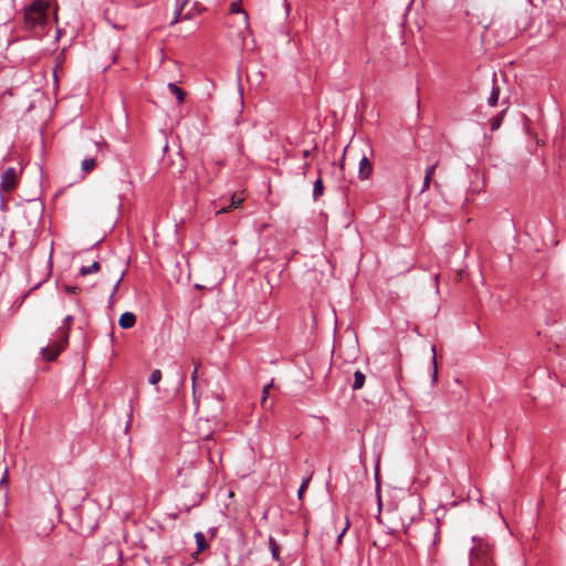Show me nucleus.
<instances>
[{
    "instance_id": "nucleus-1",
    "label": "nucleus",
    "mask_w": 566,
    "mask_h": 566,
    "mask_svg": "<svg viewBox=\"0 0 566 566\" xmlns=\"http://www.w3.org/2000/svg\"><path fill=\"white\" fill-rule=\"evenodd\" d=\"M474 546L470 551V566H495L492 548L481 538H473Z\"/></svg>"
},
{
    "instance_id": "nucleus-2",
    "label": "nucleus",
    "mask_w": 566,
    "mask_h": 566,
    "mask_svg": "<svg viewBox=\"0 0 566 566\" xmlns=\"http://www.w3.org/2000/svg\"><path fill=\"white\" fill-rule=\"evenodd\" d=\"M49 3L43 0L33 2L24 13L25 24L29 28L43 27L48 22Z\"/></svg>"
},
{
    "instance_id": "nucleus-3",
    "label": "nucleus",
    "mask_w": 566,
    "mask_h": 566,
    "mask_svg": "<svg viewBox=\"0 0 566 566\" xmlns=\"http://www.w3.org/2000/svg\"><path fill=\"white\" fill-rule=\"evenodd\" d=\"M21 170L15 167H8L1 174L0 192L10 195L19 185Z\"/></svg>"
},
{
    "instance_id": "nucleus-4",
    "label": "nucleus",
    "mask_w": 566,
    "mask_h": 566,
    "mask_svg": "<svg viewBox=\"0 0 566 566\" xmlns=\"http://www.w3.org/2000/svg\"><path fill=\"white\" fill-rule=\"evenodd\" d=\"M66 343L63 338H60L53 346L42 348L41 354L45 360L53 361L63 352Z\"/></svg>"
},
{
    "instance_id": "nucleus-5",
    "label": "nucleus",
    "mask_w": 566,
    "mask_h": 566,
    "mask_svg": "<svg viewBox=\"0 0 566 566\" xmlns=\"http://www.w3.org/2000/svg\"><path fill=\"white\" fill-rule=\"evenodd\" d=\"M230 12L231 13H241L242 14V21H241L242 29L249 30V28H250L249 15H248L247 11H244L241 0L233 1L230 4Z\"/></svg>"
},
{
    "instance_id": "nucleus-6",
    "label": "nucleus",
    "mask_w": 566,
    "mask_h": 566,
    "mask_svg": "<svg viewBox=\"0 0 566 566\" xmlns=\"http://www.w3.org/2000/svg\"><path fill=\"white\" fill-rule=\"evenodd\" d=\"M373 172V165L369 159L364 156L359 161L358 176L361 180L369 178Z\"/></svg>"
},
{
    "instance_id": "nucleus-7",
    "label": "nucleus",
    "mask_w": 566,
    "mask_h": 566,
    "mask_svg": "<svg viewBox=\"0 0 566 566\" xmlns=\"http://www.w3.org/2000/svg\"><path fill=\"white\" fill-rule=\"evenodd\" d=\"M135 324H136V315L132 312L123 313L118 321V325L124 329L132 328V327H134Z\"/></svg>"
},
{
    "instance_id": "nucleus-8",
    "label": "nucleus",
    "mask_w": 566,
    "mask_h": 566,
    "mask_svg": "<svg viewBox=\"0 0 566 566\" xmlns=\"http://www.w3.org/2000/svg\"><path fill=\"white\" fill-rule=\"evenodd\" d=\"M244 198L237 195V193H233L232 197H231V202L229 206H226V207H222L220 210L217 211V214L219 213H226V212H229L231 211L233 208H237L239 207L242 202H243Z\"/></svg>"
},
{
    "instance_id": "nucleus-9",
    "label": "nucleus",
    "mask_w": 566,
    "mask_h": 566,
    "mask_svg": "<svg viewBox=\"0 0 566 566\" xmlns=\"http://www.w3.org/2000/svg\"><path fill=\"white\" fill-rule=\"evenodd\" d=\"M437 166H438V163L433 164L432 166H430L426 169L421 192H424L430 187V184H431L432 177L434 175V171L437 169Z\"/></svg>"
},
{
    "instance_id": "nucleus-10",
    "label": "nucleus",
    "mask_w": 566,
    "mask_h": 566,
    "mask_svg": "<svg viewBox=\"0 0 566 566\" xmlns=\"http://www.w3.org/2000/svg\"><path fill=\"white\" fill-rule=\"evenodd\" d=\"M168 90L176 96L179 104H182L186 99L187 93L177 86L176 84L169 83Z\"/></svg>"
},
{
    "instance_id": "nucleus-11",
    "label": "nucleus",
    "mask_w": 566,
    "mask_h": 566,
    "mask_svg": "<svg viewBox=\"0 0 566 566\" xmlns=\"http://www.w3.org/2000/svg\"><path fill=\"white\" fill-rule=\"evenodd\" d=\"M324 193V184L321 176L315 180L314 187H313V198L314 200H317L319 197H322Z\"/></svg>"
},
{
    "instance_id": "nucleus-12",
    "label": "nucleus",
    "mask_w": 566,
    "mask_h": 566,
    "mask_svg": "<svg viewBox=\"0 0 566 566\" xmlns=\"http://www.w3.org/2000/svg\"><path fill=\"white\" fill-rule=\"evenodd\" d=\"M72 322H73V316H71V315L66 316L64 319V327L60 328L61 338L64 339V343H67L69 332H70L71 325H72Z\"/></svg>"
},
{
    "instance_id": "nucleus-13",
    "label": "nucleus",
    "mask_w": 566,
    "mask_h": 566,
    "mask_svg": "<svg viewBox=\"0 0 566 566\" xmlns=\"http://www.w3.org/2000/svg\"><path fill=\"white\" fill-rule=\"evenodd\" d=\"M493 82H494V84L492 87V92L488 99V104L490 106H495L497 104L499 96H500V88H499V86L495 85V76L493 77Z\"/></svg>"
},
{
    "instance_id": "nucleus-14",
    "label": "nucleus",
    "mask_w": 566,
    "mask_h": 566,
    "mask_svg": "<svg viewBox=\"0 0 566 566\" xmlns=\"http://www.w3.org/2000/svg\"><path fill=\"white\" fill-rule=\"evenodd\" d=\"M99 270H101L99 262H93V264L90 265V266H82L81 270H80V274L82 276H85V275H88V274H92V273H97Z\"/></svg>"
},
{
    "instance_id": "nucleus-15",
    "label": "nucleus",
    "mask_w": 566,
    "mask_h": 566,
    "mask_svg": "<svg viewBox=\"0 0 566 566\" xmlns=\"http://www.w3.org/2000/svg\"><path fill=\"white\" fill-rule=\"evenodd\" d=\"M364 384H365V375L359 370L355 371L353 389L358 390V389L363 388Z\"/></svg>"
},
{
    "instance_id": "nucleus-16",
    "label": "nucleus",
    "mask_w": 566,
    "mask_h": 566,
    "mask_svg": "<svg viewBox=\"0 0 566 566\" xmlns=\"http://www.w3.org/2000/svg\"><path fill=\"white\" fill-rule=\"evenodd\" d=\"M195 538H196V543L198 546L197 554H199L200 552H202L203 549H206L208 547V543L206 541L205 535L201 532H197L195 534Z\"/></svg>"
},
{
    "instance_id": "nucleus-17",
    "label": "nucleus",
    "mask_w": 566,
    "mask_h": 566,
    "mask_svg": "<svg viewBox=\"0 0 566 566\" xmlns=\"http://www.w3.org/2000/svg\"><path fill=\"white\" fill-rule=\"evenodd\" d=\"M504 113H505V111H502L501 113H499L497 115H495L494 117L491 118V120H490L491 130H496L501 127L502 120L504 117Z\"/></svg>"
},
{
    "instance_id": "nucleus-18",
    "label": "nucleus",
    "mask_w": 566,
    "mask_h": 566,
    "mask_svg": "<svg viewBox=\"0 0 566 566\" xmlns=\"http://www.w3.org/2000/svg\"><path fill=\"white\" fill-rule=\"evenodd\" d=\"M272 387H273V380L269 385L264 386V388H263L262 398H261V406L264 409L272 407V405L268 406V397H269L270 389Z\"/></svg>"
},
{
    "instance_id": "nucleus-19",
    "label": "nucleus",
    "mask_w": 566,
    "mask_h": 566,
    "mask_svg": "<svg viewBox=\"0 0 566 566\" xmlns=\"http://www.w3.org/2000/svg\"><path fill=\"white\" fill-rule=\"evenodd\" d=\"M96 167V160L94 158H86L82 161V170L88 174Z\"/></svg>"
},
{
    "instance_id": "nucleus-20",
    "label": "nucleus",
    "mask_w": 566,
    "mask_h": 566,
    "mask_svg": "<svg viewBox=\"0 0 566 566\" xmlns=\"http://www.w3.org/2000/svg\"><path fill=\"white\" fill-rule=\"evenodd\" d=\"M161 380V371L159 369H155L148 379L149 384L157 385Z\"/></svg>"
},
{
    "instance_id": "nucleus-21",
    "label": "nucleus",
    "mask_w": 566,
    "mask_h": 566,
    "mask_svg": "<svg viewBox=\"0 0 566 566\" xmlns=\"http://www.w3.org/2000/svg\"><path fill=\"white\" fill-rule=\"evenodd\" d=\"M270 547L274 559H279V547L273 538H270Z\"/></svg>"
},
{
    "instance_id": "nucleus-22",
    "label": "nucleus",
    "mask_w": 566,
    "mask_h": 566,
    "mask_svg": "<svg viewBox=\"0 0 566 566\" xmlns=\"http://www.w3.org/2000/svg\"><path fill=\"white\" fill-rule=\"evenodd\" d=\"M310 480H311V478H307V479H305V480L302 482V484H301V486H300V490H298V493H297V495H298V499H300V500H302V499H303L304 492H305V490H306V489H307V486H308Z\"/></svg>"
},
{
    "instance_id": "nucleus-23",
    "label": "nucleus",
    "mask_w": 566,
    "mask_h": 566,
    "mask_svg": "<svg viewBox=\"0 0 566 566\" xmlns=\"http://www.w3.org/2000/svg\"><path fill=\"white\" fill-rule=\"evenodd\" d=\"M431 352L433 353V379H437L438 376V365H437V358H436V346L431 347Z\"/></svg>"
},
{
    "instance_id": "nucleus-24",
    "label": "nucleus",
    "mask_w": 566,
    "mask_h": 566,
    "mask_svg": "<svg viewBox=\"0 0 566 566\" xmlns=\"http://www.w3.org/2000/svg\"><path fill=\"white\" fill-rule=\"evenodd\" d=\"M197 375H198V365H196L195 370H193V373L191 375L193 395H196V379H197Z\"/></svg>"
},
{
    "instance_id": "nucleus-25",
    "label": "nucleus",
    "mask_w": 566,
    "mask_h": 566,
    "mask_svg": "<svg viewBox=\"0 0 566 566\" xmlns=\"http://www.w3.org/2000/svg\"><path fill=\"white\" fill-rule=\"evenodd\" d=\"M349 525H350V523H349V518H348V517H346L345 527H344V530L342 531V533L338 535V538H337L338 544L342 542V538H343V536L345 535L346 531L348 530Z\"/></svg>"
},
{
    "instance_id": "nucleus-26",
    "label": "nucleus",
    "mask_w": 566,
    "mask_h": 566,
    "mask_svg": "<svg viewBox=\"0 0 566 566\" xmlns=\"http://www.w3.org/2000/svg\"><path fill=\"white\" fill-rule=\"evenodd\" d=\"M64 290L67 292V293H72V294H76L81 291L80 287L77 286H70V285H65L64 286Z\"/></svg>"
},
{
    "instance_id": "nucleus-27",
    "label": "nucleus",
    "mask_w": 566,
    "mask_h": 566,
    "mask_svg": "<svg viewBox=\"0 0 566 566\" xmlns=\"http://www.w3.org/2000/svg\"><path fill=\"white\" fill-rule=\"evenodd\" d=\"M7 483H8V473L6 472L4 476L2 478V480L0 482V486H3Z\"/></svg>"
},
{
    "instance_id": "nucleus-28",
    "label": "nucleus",
    "mask_w": 566,
    "mask_h": 566,
    "mask_svg": "<svg viewBox=\"0 0 566 566\" xmlns=\"http://www.w3.org/2000/svg\"><path fill=\"white\" fill-rule=\"evenodd\" d=\"M310 167V164L308 163H305L304 166H303V175L305 176L306 175V171Z\"/></svg>"
},
{
    "instance_id": "nucleus-29",
    "label": "nucleus",
    "mask_w": 566,
    "mask_h": 566,
    "mask_svg": "<svg viewBox=\"0 0 566 566\" xmlns=\"http://www.w3.org/2000/svg\"><path fill=\"white\" fill-rule=\"evenodd\" d=\"M310 155H311V150H307V149H306V150H304V151H303V158H305V159H306V158H308V157H310Z\"/></svg>"
},
{
    "instance_id": "nucleus-30",
    "label": "nucleus",
    "mask_w": 566,
    "mask_h": 566,
    "mask_svg": "<svg viewBox=\"0 0 566 566\" xmlns=\"http://www.w3.org/2000/svg\"><path fill=\"white\" fill-rule=\"evenodd\" d=\"M285 6H286V10H289L290 9V3L285 2Z\"/></svg>"
},
{
    "instance_id": "nucleus-31",
    "label": "nucleus",
    "mask_w": 566,
    "mask_h": 566,
    "mask_svg": "<svg viewBox=\"0 0 566 566\" xmlns=\"http://www.w3.org/2000/svg\"><path fill=\"white\" fill-rule=\"evenodd\" d=\"M434 187H436V188H439V187H440V185H439L438 182H434Z\"/></svg>"
}]
</instances>
